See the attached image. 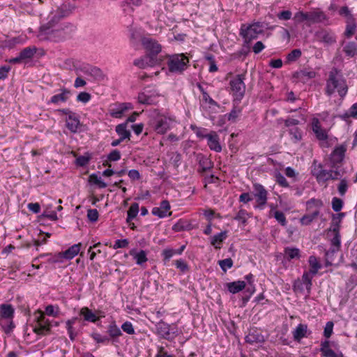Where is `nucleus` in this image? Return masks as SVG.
Instances as JSON below:
<instances>
[{
    "label": "nucleus",
    "mask_w": 357,
    "mask_h": 357,
    "mask_svg": "<svg viewBox=\"0 0 357 357\" xmlns=\"http://www.w3.org/2000/svg\"><path fill=\"white\" fill-rule=\"evenodd\" d=\"M348 89L347 79L342 72L336 68H333L326 80L325 93L328 96L337 93L340 99L343 100L347 94Z\"/></svg>",
    "instance_id": "f257e3e1"
},
{
    "label": "nucleus",
    "mask_w": 357,
    "mask_h": 357,
    "mask_svg": "<svg viewBox=\"0 0 357 357\" xmlns=\"http://www.w3.org/2000/svg\"><path fill=\"white\" fill-rule=\"evenodd\" d=\"M76 26L70 22H64L59 24H50L49 22L40 26V31L56 40H61L68 38L75 31Z\"/></svg>",
    "instance_id": "f03ea898"
},
{
    "label": "nucleus",
    "mask_w": 357,
    "mask_h": 357,
    "mask_svg": "<svg viewBox=\"0 0 357 357\" xmlns=\"http://www.w3.org/2000/svg\"><path fill=\"white\" fill-rule=\"evenodd\" d=\"M323 202L320 199H311L307 202L308 213L301 218V223L308 225L312 222L319 215L320 208L323 206Z\"/></svg>",
    "instance_id": "7ed1b4c3"
},
{
    "label": "nucleus",
    "mask_w": 357,
    "mask_h": 357,
    "mask_svg": "<svg viewBox=\"0 0 357 357\" xmlns=\"http://www.w3.org/2000/svg\"><path fill=\"white\" fill-rule=\"evenodd\" d=\"M188 63L189 59L184 54H174L169 56L167 66L171 73H182Z\"/></svg>",
    "instance_id": "20e7f679"
},
{
    "label": "nucleus",
    "mask_w": 357,
    "mask_h": 357,
    "mask_svg": "<svg viewBox=\"0 0 357 357\" xmlns=\"http://www.w3.org/2000/svg\"><path fill=\"white\" fill-rule=\"evenodd\" d=\"M263 33V25L261 22H254L251 24H241L240 29V35L243 37L245 42L248 43L252 40L258 37L259 34Z\"/></svg>",
    "instance_id": "39448f33"
},
{
    "label": "nucleus",
    "mask_w": 357,
    "mask_h": 357,
    "mask_svg": "<svg viewBox=\"0 0 357 357\" xmlns=\"http://www.w3.org/2000/svg\"><path fill=\"white\" fill-rule=\"evenodd\" d=\"M75 6L70 3H65L57 7L56 10L50 12L48 16V22L50 24H54L73 13Z\"/></svg>",
    "instance_id": "423d86ee"
},
{
    "label": "nucleus",
    "mask_w": 357,
    "mask_h": 357,
    "mask_svg": "<svg viewBox=\"0 0 357 357\" xmlns=\"http://www.w3.org/2000/svg\"><path fill=\"white\" fill-rule=\"evenodd\" d=\"M245 77L244 74L236 75L229 82L230 88L234 97V102H240L245 95Z\"/></svg>",
    "instance_id": "0eeeda50"
},
{
    "label": "nucleus",
    "mask_w": 357,
    "mask_h": 357,
    "mask_svg": "<svg viewBox=\"0 0 357 357\" xmlns=\"http://www.w3.org/2000/svg\"><path fill=\"white\" fill-rule=\"evenodd\" d=\"M173 120L165 115L157 114L150 121V125L158 134L166 133L172 126Z\"/></svg>",
    "instance_id": "6e6552de"
},
{
    "label": "nucleus",
    "mask_w": 357,
    "mask_h": 357,
    "mask_svg": "<svg viewBox=\"0 0 357 357\" xmlns=\"http://www.w3.org/2000/svg\"><path fill=\"white\" fill-rule=\"evenodd\" d=\"M157 334L162 338L172 341L178 335V328L176 324H169L162 320H160L155 324Z\"/></svg>",
    "instance_id": "1a4fd4ad"
},
{
    "label": "nucleus",
    "mask_w": 357,
    "mask_h": 357,
    "mask_svg": "<svg viewBox=\"0 0 357 357\" xmlns=\"http://www.w3.org/2000/svg\"><path fill=\"white\" fill-rule=\"evenodd\" d=\"M311 174L315 177L318 183H325L330 180L329 169H324L322 164L314 160L311 167Z\"/></svg>",
    "instance_id": "9d476101"
},
{
    "label": "nucleus",
    "mask_w": 357,
    "mask_h": 357,
    "mask_svg": "<svg viewBox=\"0 0 357 357\" xmlns=\"http://www.w3.org/2000/svg\"><path fill=\"white\" fill-rule=\"evenodd\" d=\"M77 70L89 77L88 78L89 81H102L105 78V75L99 68L89 64H83Z\"/></svg>",
    "instance_id": "9b49d317"
},
{
    "label": "nucleus",
    "mask_w": 357,
    "mask_h": 357,
    "mask_svg": "<svg viewBox=\"0 0 357 357\" xmlns=\"http://www.w3.org/2000/svg\"><path fill=\"white\" fill-rule=\"evenodd\" d=\"M253 195L256 199V202L257 204L255 208L263 209L267 203V190L262 185L259 183H255L253 185Z\"/></svg>",
    "instance_id": "f8f14e48"
},
{
    "label": "nucleus",
    "mask_w": 357,
    "mask_h": 357,
    "mask_svg": "<svg viewBox=\"0 0 357 357\" xmlns=\"http://www.w3.org/2000/svg\"><path fill=\"white\" fill-rule=\"evenodd\" d=\"M38 313V316L36 317L37 324L33 331L38 335H44L50 332L52 324V321L45 318L43 312H39Z\"/></svg>",
    "instance_id": "ddd939ff"
},
{
    "label": "nucleus",
    "mask_w": 357,
    "mask_h": 357,
    "mask_svg": "<svg viewBox=\"0 0 357 357\" xmlns=\"http://www.w3.org/2000/svg\"><path fill=\"white\" fill-rule=\"evenodd\" d=\"M346 151L347 149L344 145L335 147L330 155L328 165L342 167Z\"/></svg>",
    "instance_id": "4468645a"
},
{
    "label": "nucleus",
    "mask_w": 357,
    "mask_h": 357,
    "mask_svg": "<svg viewBox=\"0 0 357 357\" xmlns=\"http://www.w3.org/2000/svg\"><path fill=\"white\" fill-rule=\"evenodd\" d=\"M58 91L59 93L52 96L47 102V105L53 104L55 105H59L61 103H65L68 100L72 95L70 90L65 87L61 88Z\"/></svg>",
    "instance_id": "2eb2a0df"
},
{
    "label": "nucleus",
    "mask_w": 357,
    "mask_h": 357,
    "mask_svg": "<svg viewBox=\"0 0 357 357\" xmlns=\"http://www.w3.org/2000/svg\"><path fill=\"white\" fill-rule=\"evenodd\" d=\"M158 93L154 89H145L144 91L138 95V101L139 103L145 105H153L157 100Z\"/></svg>",
    "instance_id": "dca6fc26"
},
{
    "label": "nucleus",
    "mask_w": 357,
    "mask_h": 357,
    "mask_svg": "<svg viewBox=\"0 0 357 357\" xmlns=\"http://www.w3.org/2000/svg\"><path fill=\"white\" fill-rule=\"evenodd\" d=\"M314 275H312V273H311L309 271L304 272L302 276L301 281L296 282L294 284V288L302 291L303 289V285H305L309 294L310 293L311 287L312 285V280Z\"/></svg>",
    "instance_id": "f3484780"
},
{
    "label": "nucleus",
    "mask_w": 357,
    "mask_h": 357,
    "mask_svg": "<svg viewBox=\"0 0 357 357\" xmlns=\"http://www.w3.org/2000/svg\"><path fill=\"white\" fill-rule=\"evenodd\" d=\"M316 72L313 70L304 68L298 71H296L293 74V78L298 82H306L310 79L315 77Z\"/></svg>",
    "instance_id": "a211bd4d"
},
{
    "label": "nucleus",
    "mask_w": 357,
    "mask_h": 357,
    "mask_svg": "<svg viewBox=\"0 0 357 357\" xmlns=\"http://www.w3.org/2000/svg\"><path fill=\"white\" fill-rule=\"evenodd\" d=\"M170 204L167 200H163L160 202L159 207H154L152 209V214L158 216L160 218H164L167 216H170L172 212L168 213V211L170 209Z\"/></svg>",
    "instance_id": "6ab92c4d"
},
{
    "label": "nucleus",
    "mask_w": 357,
    "mask_h": 357,
    "mask_svg": "<svg viewBox=\"0 0 357 357\" xmlns=\"http://www.w3.org/2000/svg\"><path fill=\"white\" fill-rule=\"evenodd\" d=\"M144 47L151 52V56H155L161 51V46L155 40L149 38H142Z\"/></svg>",
    "instance_id": "aec40b11"
},
{
    "label": "nucleus",
    "mask_w": 357,
    "mask_h": 357,
    "mask_svg": "<svg viewBox=\"0 0 357 357\" xmlns=\"http://www.w3.org/2000/svg\"><path fill=\"white\" fill-rule=\"evenodd\" d=\"M206 139L207 144L211 150L218 153L221 152L222 146L220 144V137L216 132L211 131L208 133V136Z\"/></svg>",
    "instance_id": "412c9836"
},
{
    "label": "nucleus",
    "mask_w": 357,
    "mask_h": 357,
    "mask_svg": "<svg viewBox=\"0 0 357 357\" xmlns=\"http://www.w3.org/2000/svg\"><path fill=\"white\" fill-rule=\"evenodd\" d=\"M66 128L73 133H76L80 126V121L79 116L75 114H72L66 119Z\"/></svg>",
    "instance_id": "4be33fe9"
},
{
    "label": "nucleus",
    "mask_w": 357,
    "mask_h": 357,
    "mask_svg": "<svg viewBox=\"0 0 357 357\" xmlns=\"http://www.w3.org/2000/svg\"><path fill=\"white\" fill-rule=\"evenodd\" d=\"M310 13V24L321 23L328 20V16L320 8H315Z\"/></svg>",
    "instance_id": "5701e85b"
},
{
    "label": "nucleus",
    "mask_w": 357,
    "mask_h": 357,
    "mask_svg": "<svg viewBox=\"0 0 357 357\" xmlns=\"http://www.w3.org/2000/svg\"><path fill=\"white\" fill-rule=\"evenodd\" d=\"M37 52V48L35 46H29L24 48L19 53L23 63H26L31 61Z\"/></svg>",
    "instance_id": "b1692460"
},
{
    "label": "nucleus",
    "mask_w": 357,
    "mask_h": 357,
    "mask_svg": "<svg viewBox=\"0 0 357 357\" xmlns=\"http://www.w3.org/2000/svg\"><path fill=\"white\" fill-rule=\"evenodd\" d=\"M129 253L133 257L137 265L142 266L148 261L146 252L143 250L137 251L136 249H132Z\"/></svg>",
    "instance_id": "393cba45"
},
{
    "label": "nucleus",
    "mask_w": 357,
    "mask_h": 357,
    "mask_svg": "<svg viewBox=\"0 0 357 357\" xmlns=\"http://www.w3.org/2000/svg\"><path fill=\"white\" fill-rule=\"evenodd\" d=\"M15 312V308L11 304H0V318L14 319Z\"/></svg>",
    "instance_id": "a878e982"
},
{
    "label": "nucleus",
    "mask_w": 357,
    "mask_h": 357,
    "mask_svg": "<svg viewBox=\"0 0 357 357\" xmlns=\"http://www.w3.org/2000/svg\"><path fill=\"white\" fill-rule=\"evenodd\" d=\"M312 130L318 139L324 141L328 139L326 130L322 129L317 119H314L312 121Z\"/></svg>",
    "instance_id": "bb28decb"
},
{
    "label": "nucleus",
    "mask_w": 357,
    "mask_h": 357,
    "mask_svg": "<svg viewBox=\"0 0 357 357\" xmlns=\"http://www.w3.org/2000/svg\"><path fill=\"white\" fill-rule=\"evenodd\" d=\"M133 64L139 68L144 69L149 66H152L154 64V59L152 56L146 55L135 59Z\"/></svg>",
    "instance_id": "cd10ccee"
},
{
    "label": "nucleus",
    "mask_w": 357,
    "mask_h": 357,
    "mask_svg": "<svg viewBox=\"0 0 357 357\" xmlns=\"http://www.w3.org/2000/svg\"><path fill=\"white\" fill-rule=\"evenodd\" d=\"M82 243L74 244L64 252H61L63 259H72L77 256L80 250Z\"/></svg>",
    "instance_id": "c85d7f7f"
},
{
    "label": "nucleus",
    "mask_w": 357,
    "mask_h": 357,
    "mask_svg": "<svg viewBox=\"0 0 357 357\" xmlns=\"http://www.w3.org/2000/svg\"><path fill=\"white\" fill-rule=\"evenodd\" d=\"M0 327L6 335H10L15 328L13 319L0 318Z\"/></svg>",
    "instance_id": "c756f323"
},
{
    "label": "nucleus",
    "mask_w": 357,
    "mask_h": 357,
    "mask_svg": "<svg viewBox=\"0 0 357 357\" xmlns=\"http://www.w3.org/2000/svg\"><path fill=\"white\" fill-rule=\"evenodd\" d=\"M245 342L249 344L261 343L264 342V337L257 330H253L245 336Z\"/></svg>",
    "instance_id": "7c9ffc66"
},
{
    "label": "nucleus",
    "mask_w": 357,
    "mask_h": 357,
    "mask_svg": "<svg viewBox=\"0 0 357 357\" xmlns=\"http://www.w3.org/2000/svg\"><path fill=\"white\" fill-rule=\"evenodd\" d=\"M246 284L244 281L238 280L227 283L228 291L231 294H237L245 289Z\"/></svg>",
    "instance_id": "2f4dec72"
},
{
    "label": "nucleus",
    "mask_w": 357,
    "mask_h": 357,
    "mask_svg": "<svg viewBox=\"0 0 357 357\" xmlns=\"http://www.w3.org/2000/svg\"><path fill=\"white\" fill-rule=\"evenodd\" d=\"M227 237V231H221L213 236L211 237V244L215 247L216 249L220 248L221 243L226 239Z\"/></svg>",
    "instance_id": "473e14b6"
},
{
    "label": "nucleus",
    "mask_w": 357,
    "mask_h": 357,
    "mask_svg": "<svg viewBox=\"0 0 357 357\" xmlns=\"http://www.w3.org/2000/svg\"><path fill=\"white\" fill-rule=\"evenodd\" d=\"M115 130L121 139H130V132L127 130V122L119 124L116 126Z\"/></svg>",
    "instance_id": "72a5a7b5"
},
{
    "label": "nucleus",
    "mask_w": 357,
    "mask_h": 357,
    "mask_svg": "<svg viewBox=\"0 0 357 357\" xmlns=\"http://www.w3.org/2000/svg\"><path fill=\"white\" fill-rule=\"evenodd\" d=\"M330 167L329 174H330V180H337L342 178L344 170L340 166L331 165H328Z\"/></svg>",
    "instance_id": "f704fd0d"
},
{
    "label": "nucleus",
    "mask_w": 357,
    "mask_h": 357,
    "mask_svg": "<svg viewBox=\"0 0 357 357\" xmlns=\"http://www.w3.org/2000/svg\"><path fill=\"white\" fill-rule=\"evenodd\" d=\"M79 314L83 316L84 319L86 321L95 323L98 319L96 314L87 307L81 308Z\"/></svg>",
    "instance_id": "c9c22d12"
},
{
    "label": "nucleus",
    "mask_w": 357,
    "mask_h": 357,
    "mask_svg": "<svg viewBox=\"0 0 357 357\" xmlns=\"http://www.w3.org/2000/svg\"><path fill=\"white\" fill-rule=\"evenodd\" d=\"M307 326L305 324H298L293 332V336L295 340L300 341L302 338L306 337Z\"/></svg>",
    "instance_id": "e433bc0d"
},
{
    "label": "nucleus",
    "mask_w": 357,
    "mask_h": 357,
    "mask_svg": "<svg viewBox=\"0 0 357 357\" xmlns=\"http://www.w3.org/2000/svg\"><path fill=\"white\" fill-rule=\"evenodd\" d=\"M77 319V317H73L72 319L67 320L66 322L68 334L72 341L75 340L77 335L75 328L73 327V325L76 323Z\"/></svg>",
    "instance_id": "4c0bfd02"
},
{
    "label": "nucleus",
    "mask_w": 357,
    "mask_h": 357,
    "mask_svg": "<svg viewBox=\"0 0 357 357\" xmlns=\"http://www.w3.org/2000/svg\"><path fill=\"white\" fill-rule=\"evenodd\" d=\"M132 108L130 103H122L118 107L113 109L112 111V116L115 118H120L125 112Z\"/></svg>",
    "instance_id": "58836bf2"
},
{
    "label": "nucleus",
    "mask_w": 357,
    "mask_h": 357,
    "mask_svg": "<svg viewBox=\"0 0 357 357\" xmlns=\"http://www.w3.org/2000/svg\"><path fill=\"white\" fill-rule=\"evenodd\" d=\"M238 101L234 102L233 108L231 112L225 115V117H227L228 121H235L241 113L242 109L238 105Z\"/></svg>",
    "instance_id": "ea45409f"
},
{
    "label": "nucleus",
    "mask_w": 357,
    "mask_h": 357,
    "mask_svg": "<svg viewBox=\"0 0 357 357\" xmlns=\"http://www.w3.org/2000/svg\"><path fill=\"white\" fill-rule=\"evenodd\" d=\"M343 52L348 57H354L357 54V45L355 42L347 43L343 47Z\"/></svg>",
    "instance_id": "a19ab883"
},
{
    "label": "nucleus",
    "mask_w": 357,
    "mask_h": 357,
    "mask_svg": "<svg viewBox=\"0 0 357 357\" xmlns=\"http://www.w3.org/2000/svg\"><path fill=\"white\" fill-rule=\"evenodd\" d=\"M317 37L321 41L327 44H332L335 42V36L326 30L319 32Z\"/></svg>",
    "instance_id": "79ce46f5"
},
{
    "label": "nucleus",
    "mask_w": 357,
    "mask_h": 357,
    "mask_svg": "<svg viewBox=\"0 0 357 357\" xmlns=\"http://www.w3.org/2000/svg\"><path fill=\"white\" fill-rule=\"evenodd\" d=\"M284 258L288 261L300 258V250L296 248H286L284 249Z\"/></svg>",
    "instance_id": "37998d69"
},
{
    "label": "nucleus",
    "mask_w": 357,
    "mask_h": 357,
    "mask_svg": "<svg viewBox=\"0 0 357 357\" xmlns=\"http://www.w3.org/2000/svg\"><path fill=\"white\" fill-rule=\"evenodd\" d=\"M308 263L310 266V268L308 271L312 273V275H316L319 270L321 268V265L318 261L317 257L314 256H310L308 259Z\"/></svg>",
    "instance_id": "c03bdc74"
},
{
    "label": "nucleus",
    "mask_w": 357,
    "mask_h": 357,
    "mask_svg": "<svg viewBox=\"0 0 357 357\" xmlns=\"http://www.w3.org/2000/svg\"><path fill=\"white\" fill-rule=\"evenodd\" d=\"M139 213V204L132 203L127 212L126 222H130L136 218Z\"/></svg>",
    "instance_id": "a18cd8bd"
},
{
    "label": "nucleus",
    "mask_w": 357,
    "mask_h": 357,
    "mask_svg": "<svg viewBox=\"0 0 357 357\" xmlns=\"http://www.w3.org/2000/svg\"><path fill=\"white\" fill-rule=\"evenodd\" d=\"M199 165L202 167V172H205L213 167L211 161L204 155L199 157Z\"/></svg>",
    "instance_id": "49530a36"
},
{
    "label": "nucleus",
    "mask_w": 357,
    "mask_h": 357,
    "mask_svg": "<svg viewBox=\"0 0 357 357\" xmlns=\"http://www.w3.org/2000/svg\"><path fill=\"white\" fill-rule=\"evenodd\" d=\"M346 29L344 35L347 38H351L355 33L356 29V24L355 19L346 22Z\"/></svg>",
    "instance_id": "de8ad7c7"
},
{
    "label": "nucleus",
    "mask_w": 357,
    "mask_h": 357,
    "mask_svg": "<svg viewBox=\"0 0 357 357\" xmlns=\"http://www.w3.org/2000/svg\"><path fill=\"white\" fill-rule=\"evenodd\" d=\"M349 188V180L347 178H341L337 185V191L340 196H344Z\"/></svg>",
    "instance_id": "09e8293b"
},
{
    "label": "nucleus",
    "mask_w": 357,
    "mask_h": 357,
    "mask_svg": "<svg viewBox=\"0 0 357 357\" xmlns=\"http://www.w3.org/2000/svg\"><path fill=\"white\" fill-rule=\"evenodd\" d=\"M107 333L112 338L118 337L122 335L121 331L114 322L108 326Z\"/></svg>",
    "instance_id": "8fccbe9b"
},
{
    "label": "nucleus",
    "mask_w": 357,
    "mask_h": 357,
    "mask_svg": "<svg viewBox=\"0 0 357 357\" xmlns=\"http://www.w3.org/2000/svg\"><path fill=\"white\" fill-rule=\"evenodd\" d=\"M350 117H357V102L353 104L351 107L349 109V110H347L341 116V118L344 120H346Z\"/></svg>",
    "instance_id": "3c124183"
},
{
    "label": "nucleus",
    "mask_w": 357,
    "mask_h": 357,
    "mask_svg": "<svg viewBox=\"0 0 357 357\" xmlns=\"http://www.w3.org/2000/svg\"><path fill=\"white\" fill-rule=\"evenodd\" d=\"M89 181L97 185L100 188H105L107 186V183L96 174H92L89 176Z\"/></svg>",
    "instance_id": "603ef678"
},
{
    "label": "nucleus",
    "mask_w": 357,
    "mask_h": 357,
    "mask_svg": "<svg viewBox=\"0 0 357 357\" xmlns=\"http://www.w3.org/2000/svg\"><path fill=\"white\" fill-rule=\"evenodd\" d=\"M339 250H335V248L331 247L330 249L326 252V266L332 265L334 261V255Z\"/></svg>",
    "instance_id": "864d4df0"
},
{
    "label": "nucleus",
    "mask_w": 357,
    "mask_h": 357,
    "mask_svg": "<svg viewBox=\"0 0 357 357\" xmlns=\"http://www.w3.org/2000/svg\"><path fill=\"white\" fill-rule=\"evenodd\" d=\"M338 13L346 19V22L355 19L348 6H342L340 8Z\"/></svg>",
    "instance_id": "5fc2aeb1"
},
{
    "label": "nucleus",
    "mask_w": 357,
    "mask_h": 357,
    "mask_svg": "<svg viewBox=\"0 0 357 357\" xmlns=\"http://www.w3.org/2000/svg\"><path fill=\"white\" fill-rule=\"evenodd\" d=\"M176 255V252L174 249L172 248H166L162 250L161 255L162 257V260L165 264H167L171 258Z\"/></svg>",
    "instance_id": "6e6d98bb"
},
{
    "label": "nucleus",
    "mask_w": 357,
    "mask_h": 357,
    "mask_svg": "<svg viewBox=\"0 0 357 357\" xmlns=\"http://www.w3.org/2000/svg\"><path fill=\"white\" fill-rule=\"evenodd\" d=\"M248 217L249 214L245 209H240L234 217V220L241 222L243 225H245Z\"/></svg>",
    "instance_id": "4d7b16f0"
},
{
    "label": "nucleus",
    "mask_w": 357,
    "mask_h": 357,
    "mask_svg": "<svg viewBox=\"0 0 357 357\" xmlns=\"http://www.w3.org/2000/svg\"><path fill=\"white\" fill-rule=\"evenodd\" d=\"M47 256L48 257L47 261L49 264H58L63 262V258L62 257L61 252H59L54 255L48 254Z\"/></svg>",
    "instance_id": "13d9d810"
},
{
    "label": "nucleus",
    "mask_w": 357,
    "mask_h": 357,
    "mask_svg": "<svg viewBox=\"0 0 357 357\" xmlns=\"http://www.w3.org/2000/svg\"><path fill=\"white\" fill-rule=\"evenodd\" d=\"M60 311L58 306L49 305L45 307V314L48 316L57 317L59 315Z\"/></svg>",
    "instance_id": "bf43d9fd"
},
{
    "label": "nucleus",
    "mask_w": 357,
    "mask_h": 357,
    "mask_svg": "<svg viewBox=\"0 0 357 357\" xmlns=\"http://www.w3.org/2000/svg\"><path fill=\"white\" fill-rule=\"evenodd\" d=\"M218 264L221 269L226 272L227 269L231 268L233 266V260L231 258H227L218 261Z\"/></svg>",
    "instance_id": "052dcab7"
},
{
    "label": "nucleus",
    "mask_w": 357,
    "mask_h": 357,
    "mask_svg": "<svg viewBox=\"0 0 357 357\" xmlns=\"http://www.w3.org/2000/svg\"><path fill=\"white\" fill-rule=\"evenodd\" d=\"M332 208L335 212H339L343 206V201L338 197H333L331 202Z\"/></svg>",
    "instance_id": "680f3d73"
},
{
    "label": "nucleus",
    "mask_w": 357,
    "mask_h": 357,
    "mask_svg": "<svg viewBox=\"0 0 357 357\" xmlns=\"http://www.w3.org/2000/svg\"><path fill=\"white\" fill-rule=\"evenodd\" d=\"M301 51L299 49H294L287 56V60L289 62L295 61L301 56Z\"/></svg>",
    "instance_id": "e2e57ef3"
},
{
    "label": "nucleus",
    "mask_w": 357,
    "mask_h": 357,
    "mask_svg": "<svg viewBox=\"0 0 357 357\" xmlns=\"http://www.w3.org/2000/svg\"><path fill=\"white\" fill-rule=\"evenodd\" d=\"M275 178L276 183H278L280 186L284 188L289 187V183L280 172H276L275 174Z\"/></svg>",
    "instance_id": "0e129e2a"
},
{
    "label": "nucleus",
    "mask_w": 357,
    "mask_h": 357,
    "mask_svg": "<svg viewBox=\"0 0 357 357\" xmlns=\"http://www.w3.org/2000/svg\"><path fill=\"white\" fill-rule=\"evenodd\" d=\"M182 156L181 154L178 152L172 153L170 157V161L175 167H178L181 162Z\"/></svg>",
    "instance_id": "69168bd1"
},
{
    "label": "nucleus",
    "mask_w": 357,
    "mask_h": 357,
    "mask_svg": "<svg viewBox=\"0 0 357 357\" xmlns=\"http://www.w3.org/2000/svg\"><path fill=\"white\" fill-rule=\"evenodd\" d=\"M331 247L335 248V250H340L341 247L340 234L333 235V238L331 239Z\"/></svg>",
    "instance_id": "338daca9"
},
{
    "label": "nucleus",
    "mask_w": 357,
    "mask_h": 357,
    "mask_svg": "<svg viewBox=\"0 0 357 357\" xmlns=\"http://www.w3.org/2000/svg\"><path fill=\"white\" fill-rule=\"evenodd\" d=\"M322 357H344L342 352H335L331 349L326 350V351L321 353Z\"/></svg>",
    "instance_id": "774afa93"
}]
</instances>
